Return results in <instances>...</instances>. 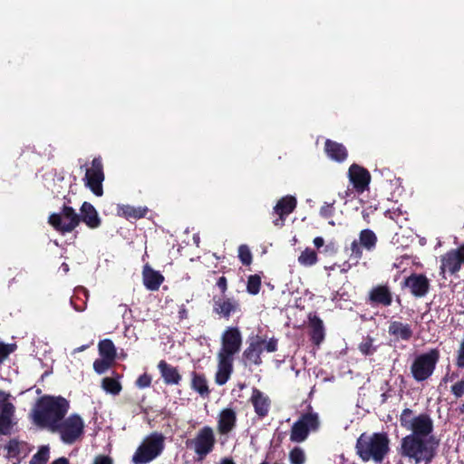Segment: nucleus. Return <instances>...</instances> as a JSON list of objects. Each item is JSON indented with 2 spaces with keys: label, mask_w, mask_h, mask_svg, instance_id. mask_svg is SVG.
<instances>
[{
  "label": "nucleus",
  "mask_w": 464,
  "mask_h": 464,
  "mask_svg": "<svg viewBox=\"0 0 464 464\" xmlns=\"http://www.w3.org/2000/svg\"><path fill=\"white\" fill-rule=\"evenodd\" d=\"M68 410L69 402L64 398L44 396L37 401L33 411V419L40 427L54 432Z\"/></svg>",
  "instance_id": "obj_1"
},
{
  "label": "nucleus",
  "mask_w": 464,
  "mask_h": 464,
  "mask_svg": "<svg viewBox=\"0 0 464 464\" xmlns=\"http://www.w3.org/2000/svg\"><path fill=\"white\" fill-rule=\"evenodd\" d=\"M357 453L364 460L381 462L389 450V440L383 433L362 434L356 443Z\"/></svg>",
  "instance_id": "obj_2"
},
{
  "label": "nucleus",
  "mask_w": 464,
  "mask_h": 464,
  "mask_svg": "<svg viewBox=\"0 0 464 464\" xmlns=\"http://www.w3.org/2000/svg\"><path fill=\"white\" fill-rule=\"evenodd\" d=\"M438 443L433 437L425 440L416 436H406L402 440V453L414 459L415 463L429 461L432 459Z\"/></svg>",
  "instance_id": "obj_3"
},
{
  "label": "nucleus",
  "mask_w": 464,
  "mask_h": 464,
  "mask_svg": "<svg viewBox=\"0 0 464 464\" xmlns=\"http://www.w3.org/2000/svg\"><path fill=\"white\" fill-rule=\"evenodd\" d=\"M460 266L459 256L455 249H451L441 256L440 267V275L442 276V282H440L441 288L450 287L452 289H464V280L454 281L458 278L457 273L459 271Z\"/></svg>",
  "instance_id": "obj_4"
},
{
  "label": "nucleus",
  "mask_w": 464,
  "mask_h": 464,
  "mask_svg": "<svg viewBox=\"0 0 464 464\" xmlns=\"http://www.w3.org/2000/svg\"><path fill=\"white\" fill-rule=\"evenodd\" d=\"M164 436L157 432L144 438L132 456V462L146 464L156 459L164 449Z\"/></svg>",
  "instance_id": "obj_5"
},
{
  "label": "nucleus",
  "mask_w": 464,
  "mask_h": 464,
  "mask_svg": "<svg viewBox=\"0 0 464 464\" xmlns=\"http://www.w3.org/2000/svg\"><path fill=\"white\" fill-rule=\"evenodd\" d=\"M400 421L403 428L412 432L410 436L426 438L433 430V421L428 414L413 415L410 409L401 412Z\"/></svg>",
  "instance_id": "obj_6"
},
{
  "label": "nucleus",
  "mask_w": 464,
  "mask_h": 464,
  "mask_svg": "<svg viewBox=\"0 0 464 464\" xmlns=\"http://www.w3.org/2000/svg\"><path fill=\"white\" fill-rule=\"evenodd\" d=\"M48 223L63 235L71 233L79 226L78 213L73 208L64 204L60 212L49 216Z\"/></svg>",
  "instance_id": "obj_7"
},
{
  "label": "nucleus",
  "mask_w": 464,
  "mask_h": 464,
  "mask_svg": "<svg viewBox=\"0 0 464 464\" xmlns=\"http://www.w3.org/2000/svg\"><path fill=\"white\" fill-rule=\"evenodd\" d=\"M84 429L82 419L77 414H72L67 419L62 420L55 428L54 432L60 434L61 440L66 444H72L79 440Z\"/></svg>",
  "instance_id": "obj_8"
},
{
  "label": "nucleus",
  "mask_w": 464,
  "mask_h": 464,
  "mask_svg": "<svg viewBox=\"0 0 464 464\" xmlns=\"http://www.w3.org/2000/svg\"><path fill=\"white\" fill-rule=\"evenodd\" d=\"M104 179L102 160L99 156L94 158L92 160L91 167L86 169L83 178L84 185L95 196L102 197L103 195L102 182Z\"/></svg>",
  "instance_id": "obj_9"
},
{
  "label": "nucleus",
  "mask_w": 464,
  "mask_h": 464,
  "mask_svg": "<svg viewBox=\"0 0 464 464\" xmlns=\"http://www.w3.org/2000/svg\"><path fill=\"white\" fill-rule=\"evenodd\" d=\"M439 360V352L435 349L418 356L411 365L415 380L424 381L431 375Z\"/></svg>",
  "instance_id": "obj_10"
},
{
  "label": "nucleus",
  "mask_w": 464,
  "mask_h": 464,
  "mask_svg": "<svg viewBox=\"0 0 464 464\" xmlns=\"http://www.w3.org/2000/svg\"><path fill=\"white\" fill-rule=\"evenodd\" d=\"M378 237L376 234L369 228L362 229L359 234V239L353 240L351 244L350 256L359 260L362 256V249L372 252L376 248Z\"/></svg>",
  "instance_id": "obj_11"
},
{
  "label": "nucleus",
  "mask_w": 464,
  "mask_h": 464,
  "mask_svg": "<svg viewBox=\"0 0 464 464\" xmlns=\"http://www.w3.org/2000/svg\"><path fill=\"white\" fill-rule=\"evenodd\" d=\"M215 443L216 438L214 430L208 426L200 429L191 441L195 453L199 456L200 459L205 458L212 451Z\"/></svg>",
  "instance_id": "obj_12"
},
{
  "label": "nucleus",
  "mask_w": 464,
  "mask_h": 464,
  "mask_svg": "<svg viewBox=\"0 0 464 464\" xmlns=\"http://www.w3.org/2000/svg\"><path fill=\"white\" fill-rule=\"evenodd\" d=\"M319 425L317 414L309 413L304 415L296 421L291 430L290 440L294 442L304 441L310 430H314Z\"/></svg>",
  "instance_id": "obj_13"
},
{
  "label": "nucleus",
  "mask_w": 464,
  "mask_h": 464,
  "mask_svg": "<svg viewBox=\"0 0 464 464\" xmlns=\"http://www.w3.org/2000/svg\"><path fill=\"white\" fill-rule=\"evenodd\" d=\"M242 337L239 330L236 327H228L222 334L221 348L218 354L232 357L240 350Z\"/></svg>",
  "instance_id": "obj_14"
},
{
  "label": "nucleus",
  "mask_w": 464,
  "mask_h": 464,
  "mask_svg": "<svg viewBox=\"0 0 464 464\" xmlns=\"http://www.w3.org/2000/svg\"><path fill=\"white\" fill-rule=\"evenodd\" d=\"M348 178L353 189L358 194H362L369 189L371 174L367 169L353 163L348 169Z\"/></svg>",
  "instance_id": "obj_15"
},
{
  "label": "nucleus",
  "mask_w": 464,
  "mask_h": 464,
  "mask_svg": "<svg viewBox=\"0 0 464 464\" xmlns=\"http://www.w3.org/2000/svg\"><path fill=\"white\" fill-rule=\"evenodd\" d=\"M9 398V394L0 391V433L2 434H7L13 425L15 408Z\"/></svg>",
  "instance_id": "obj_16"
},
{
  "label": "nucleus",
  "mask_w": 464,
  "mask_h": 464,
  "mask_svg": "<svg viewBox=\"0 0 464 464\" xmlns=\"http://www.w3.org/2000/svg\"><path fill=\"white\" fill-rule=\"evenodd\" d=\"M297 200L294 196H285L281 198L274 208V212L278 216L273 223L276 227H283L286 217L296 208Z\"/></svg>",
  "instance_id": "obj_17"
},
{
  "label": "nucleus",
  "mask_w": 464,
  "mask_h": 464,
  "mask_svg": "<svg viewBox=\"0 0 464 464\" xmlns=\"http://www.w3.org/2000/svg\"><path fill=\"white\" fill-rule=\"evenodd\" d=\"M79 224L84 223L90 229H96L102 225V218H100L98 211L90 202L84 201L81 208L80 213L78 214Z\"/></svg>",
  "instance_id": "obj_18"
},
{
  "label": "nucleus",
  "mask_w": 464,
  "mask_h": 464,
  "mask_svg": "<svg viewBox=\"0 0 464 464\" xmlns=\"http://www.w3.org/2000/svg\"><path fill=\"white\" fill-rule=\"evenodd\" d=\"M218 370L215 375V382L218 385H224L231 376L233 372L234 358L223 355H217Z\"/></svg>",
  "instance_id": "obj_19"
},
{
  "label": "nucleus",
  "mask_w": 464,
  "mask_h": 464,
  "mask_svg": "<svg viewBox=\"0 0 464 464\" xmlns=\"http://www.w3.org/2000/svg\"><path fill=\"white\" fill-rule=\"evenodd\" d=\"M213 309L216 314L228 318L232 313H235L238 309V304L232 298L219 295L214 297Z\"/></svg>",
  "instance_id": "obj_20"
},
{
  "label": "nucleus",
  "mask_w": 464,
  "mask_h": 464,
  "mask_svg": "<svg viewBox=\"0 0 464 464\" xmlns=\"http://www.w3.org/2000/svg\"><path fill=\"white\" fill-rule=\"evenodd\" d=\"M142 282L148 290H159L164 282V276L160 271L153 269L150 264H145L142 267Z\"/></svg>",
  "instance_id": "obj_21"
},
{
  "label": "nucleus",
  "mask_w": 464,
  "mask_h": 464,
  "mask_svg": "<svg viewBox=\"0 0 464 464\" xmlns=\"http://www.w3.org/2000/svg\"><path fill=\"white\" fill-rule=\"evenodd\" d=\"M237 421V413L231 408L222 410L218 414V430L221 434L229 433L235 427Z\"/></svg>",
  "instance_id": "obj_22"
},
{
  "label": "nucleus",
  "mask_w": 464,
  "mask_h": 464,
  "mask_svg": "<svg viewBox=\"0 0 464 464\" xmlns=\"http://www.w3.org/2000/svg\"><path fill=\"white\" fill-rule=\"evenodd\" d=\"M324 151L331 160L337 162H343L348 157V151L343 144L329 139L324 142Z\"/></svg>",
  "instance_id": "obj_23"
},
{
  "label": "nucleus",
  "mask_w": 464,
  "mask_h": 464,
  "mask_svg": "<svg viewBox=\"0 0 464 464\" xmlns=\"http://www.w3.org/2000/svg\"><path fill=\"white\" fill-rule=\"evenodd\" d=\"M401 286L410 290H429L430 280L423 274L412 273L404 277Z\"/></svg>",
  "instance_id": "obj_24"
},
{
  "label": "nucleus",
  "mask_w": 464,
  "mask_h": 464,
  "mask_svg": "<svg viewBox=\"0 0 464 464\" xmlns=\"http://www.w3.org/2000/svg\"><path fill=\"white\" fill-rule=\"evenodd\" d=\"M158 369L166 384L178 385L179 383L181 375L176 367L162 360L158 363Z\"/></svg>",
  "instance_id": "obj_25"
},
{
  "label": "nucleus",
  "mask_w": 464,
  "mask_h": 464,
  "mask_svg": "<svg viewBox=\"0 0 464 464\" xmlns=\"http://www.w3.org/2000/svg\"><path fill=\"white\" fill-rule=\"evenodd\" d=\"M149 209L147 207H134L130 205H119L117 208V214L123 217L128 220H138L144 218Z\"/></svg>",
  "instance_id": "obj_26"
},
{
  "label": "nucleus",
  "mask_w": 464,
  "mask_h": 464,
  "mask_svg": "<svg viewBox=\"0 0 464 464\" xmlns=\"http://www.w3.org/2000/svg\"><path fill=\"white\" fill-rule=\"evenodd\" d=\"M251 402L255 408V411L261 417L267 414L270 408V400L259 390H253L251 395Z\"/></svg>",
  "instance_id": "obj_27"
},
{
  "label": "nucleus",
  "mask_w": 464,
  "mask_h": 464,
  "mask_svg": "<svg viewBox=\"0 0 464 464\" xmlns=\"http://www.w3.org/2000/svg\"><path fill=\"white\" fill-rule=\"evenodd\" d=\"M262 343H260V338L254 339L249 346L244 352V357L254 364H260L261 358L260 355L263 353Z\"/></svg>",
  "instance_id": "obj_28"
},
{
  "label": "nucleus",
  "mask_w": 464,
  "mask_h": 464,
  "mask_svg": "<svg viewBox=\"0 0 464 464\" xmlns=\"http://www.w3.org/2000/svg\"><path fill=\"white\" fill-rule=\"evenodd\" d=\"M309 324L312 328V340L319 345L324 338V329L323 321L316 315H309Z\"/></svg>",
  "instance_id": "obj_29"
},
{
  "label": "nucleus",
  "mask_w": 464,
  "mask_h": 464,
  "mask_svg": "<svg viewBox=\"0 0 464 464\" xmlns=\"http://www.w3.org/2000/svg\"><path fill=\"white\" fill-rule=\"evenodd\" d=\"M389 333L401 340H409L412 335L410 325L401 322H392L389 326Z\"/></svg>",
  "instance_id": "obj_30"
},
{
  "label": "nucleus",
  "mask_w": 464,
  "mask_h": 464,
  "mask_svg": "<svg viewBox=\"0 0 464 464\" xmlns=\"http://www.w3.org/2000/svg\"><path fill=\"white\" fill-rule=\"evenodd\" d=\"M208 286L218 287L219 290H227V277L218 271H209L206 276Z\"/></svg>",
  "instance_id": "obj_31"
},
{
  "label": "nucleus",
  "mask_w": 464,
  "mask_h": 464,
  "mask_svg": "<svg viewBox=\"0 0 464 464\" xmlns=\"http://www.w3.org/2000/svg\"><path fill=\"white\" fill-rule=\"evenodd\" d=\"M99 353L103 358L114 361L116 357V349L113 343L109 339H104L99 343Z\"/></svg>",
  "instance_id": "obj_32"
},
{
  "label": "nucleus",
  "mask_w": 464,
  "mask_h": 464,
  "mask_svg": "<svg viewBox=\"0 0 464 464\" xmlns=\"http://www.w3.org/2000/svg\"><path fill=\"white\" fill-rule=\"evenodd\" d=\"M318 261L317 253L312 248L306 247L298 256V262L304 266H312Z\"/></svg>",
  "instance_id": "obj_33"
},
{
  "label": "nucleus",
  "mask_w": 464,
  "mask_h": 464,
  "mask_svg": "<svg viewBox=\"0 0 464 464\" xmlns=\"http://www.w3.org/2000/svg\"><path fill=\"white\" fill-rule=\"evenodd\" d=\"M102 389L111 394L117 395L121 391V385L117 379L106 377L102 382Z\"/></svg>",
  "instance_id": "obj_34"
},
{
  "label": "nucleus",
  "mask_w": 464,
  "mask_h": 464,
  "mask_svg": "<svg viewBox=\"0 0 464 464\" xmlns=\"http://www.w3.org/2000/svg\"><path fill=\"white\" fill-rule=\"evenodd\" d=\"M192 388L197 391L200 395H208L209 391L207 381L204 376L193 373Z\"/></svg>",
  "instance_id": "obj_35"
},
{
  "label": "nucleus",
  "mask_w": 464,
  "mask_h": 464,
  "mask_svg": "<svg viewBox=\"0 0 464 464\" xmlns=\"http://www.w3.org/2000/svg\"><path fill=\"white\" fill-rule=\"evenodd\" d=\"M49 458V447L42 446L39 450L32 457L29 464H46Z\"/></svg>",
  "instance_id": "obj_36"
},
{
  "label": "nucleus",
  "mask_w": 464,
  "mask_h": 464,
  "mask_svg": "<svg viewBox=\"0 0 464 464\" xmlns=\"http://www.w3.org/2000/svg\"><path fill=\"white\" fill-rule=\"evenodd\" d=\"M370 299L384 305H389L392 302L390 292H371Z\"/></svg>",
  "instance_id": "obj_37"
},
{
  "label": "nucleus",
  "mask_w": 464,
  "mask_h": 464,
  "mask_svg": "<svg viewBox=\"0 0 464 464\" xmlns=\"http://www.w3.org/2000/svg\"><path fill=\"white\" fill-rule=\"evenodd\" d=\"M112 362L113 361L102 357L94 361L93 369L97 373L102 374L111 366Z\"/></svg>",
  "instance_id": "obj_38"
},
{
  "label": "nucleus",
  "mask_w": 464,
  "mask_h": 464,
  "mask_svg": "<svg viewBox=\"0 0 464 464\" xmlns=\"http://www.w3.org/2000/svg\"><path fill=\"white\" fill-rule=\"evenodd\" d=\"M289 459L291 464H304L305 454L300 448H295L290 451Z\"/></svg>",
  "instance_id": "obj_39"
},
{
  "label": "nucleus",
  "mask_w": 464,
  "mask_h": 464,
  "mask_svg": "<svg viewBox=\"0 0 464 464\" xmlns=\"http://www.w3.org/2000/svg\"><path fill=\"white\" fill-rule=\"evenodd\" d=\"M238 257L243 265L248 266L251 264L252 254L249 247L246 245H241L238 247Z\"/></svg>",
  "instance_id": "obj_40"
},
{
  "label": "nucleus",
  "mask_w": 464,
  "mask_h": 464,
  "mask_svg": "<svg viewBox=\"0 0 464 464\" xmlns=\"http://www.w3.org/2000/svg\"><path fill=\"white\" fill-rule=\"evenodd\" d=\"M359 349L363 354H372L375 350L373 347V340L370 337L363 339L359 345Z\"/></svg>",
  "instance_id": "obj_41"
},
{
  "label": "nucleus",
  "mask_w": 464,
  "mask_h": 464,
  "mask_svg": "<svg viewBox=\"0 0 464 464\" xmlns=\"http://www.w3.org/2000/svg\"><path fill=\"white\" fill-rule=\"evenodd\" d=\"M261 286V276L257 274L251 275L247 280L246 290H259Z\"/></svg>",
  "instance_id": "obj_42"
},
{
  "label": "nucleus",
  "mask_w": 464,
  "mask_h": 464,
  "mask_svg": "<svg viewBox=\"0 0 464 464\" xmlns=\"http://www.w3.org/2000/svg\"><path fill=\"white\" fill-rule=\"evenodd\" d=\"M334 201L333 203H324L320 208V215L324 218H330L334 214Z\"/></svg>",
  "instance_id": "obj_43"
},
{
  "label": "nucleus",
  "mask_w": 464,
  "mask_h": 464,
  "mask_svg": "<svg viewBox=\"0 0 464 464\" xmlns=\"http://www.w3.org/2000/svg\"><path fill=\"white\" fill-rule=\"evenodd\" d=\"M260 343H262L263 351H266L268 353H273L276 351L277 348V341L275 339H270L269 341H266L260 339Z\"/></svg>",
  "instance_id": "obj_44"
},
{
  "label": "nucleus",
  "mask_w": 464,
  "mask_h": 464,
  "mask_svg": "<svg viewBox=\"0 0 464 464\" xmlns=\"http://www.w3.org/2000/svg\"><path fill=\"white\" fill-rule=\"evenodd\" d=\"M456 365L459 368H464V339L461 341L457 351Z\"/></svg>",
  "instance_id": "obj_45"
},
{
  "label": "nucleus",
  "mask_w": 464,
  "mask_h": 464,
  "mask_svg": "<svg viewBox=\"0 0 464 464\" xmlns=\"http://www.w3.org/2000/svg\"><path fill=\"white\" fill-rule=\"evenodd\" d=\"M14 350V345L0 343V362H2Z\"/></svg>",
  "instance_id": "obj_46"
},
{
  "label": "nucleus",
  "mask_w": 464,
  "mask_h": 464,
  "mask_svg": "<svg viewBox=\"0 0 464 464\" xmlns=\"http://www.w3.org/2000/svg\"><path fill=\"white\" fill-rule=\"evenodd\" d=\"M451 392L456 397H462L464 395V380L452 385Z\"/></svg>",
  "instance_id": "obj_47"
},
{
  "label": "nucleus",
  "mask_w": 464,
  "mask_h": 464,
  "mask_svg": "<svg viewBox=\"0 0 464 464\" xmlns=\"http://www.w3.org/2000/svg\"><path fill=\"white\" fill-rule=\"evenodd\" d=\"M150 382H151L150 376L144 373L138 378L136 384L140 388H146L150 385Z\"/></svg>",
  "instance_id": "obj_48"
},
{
  "label": "nucleus",
  "mask_w": 464,
  "mask_h": 464,
  "mask_svg": "<svg viewBox=\"0 0 464 464\" xmlns=\"http://www.w3.org/2000/svg\"><path fill=\"white\" fill-rule=\"evenodd\" d=\"M93 464H112V459L108 456L99 455L94 459Z\"/></svg>",
  "instance_id": "obj_49"
},
{
  "label": "nucleus",
  "mask_w": 464,
  "mask_h": 464,
  "mask_svg": "<svg viewBox=\"0 0 464 464\" xmlns=\"http://www.w3.org/2000/svg\"><path fill=\"white\" fill-rule=\"evenodd\" d=\"M459 256L461 265H464V244L455 249Z\"/></svg>",
  "instance_id": "obj_50"
},
{
  "label": "nucleus",
  "mask_w": 464,
  "mask_h": 464,
  "mask_svg": "<svg viewBox=\"0 0 464 464\" xmlns=\"http://www.w3.org/2000/svg\"><path fill=\"white\" fill-rule=\"evenodd\" d=\"M314 245L316 248H320L324 245V239L322 237H316L314 239Z\"/></svg>",
  "instance_id": "obj_51"
},
{
  "label": "nucleus",
  "mask_w": 464,
  "mask_h": 464,
  "mask_svg": "<svg viewBox=\"0 0 464 464\" xmlns=\"http://www.w3.org/2000/svg\"><path fill=\"white\" fill-rule=\"evenodd\" d=\"M18 442L17 441H14V440H12L9 442L8 446H7V449L9 450V452L13 451V450H15L16 448L18 447Z\"/></svg>",
  "instance_id": "obj_52"
},
{
  "label": "nucleus",
  "mask_w": 464,
  "mask_h": 464,
  "mask_svg": "<svg viewBox=\"0 0 464 464\" xmlns=\"http://www.w3.org/2000/svg\"><path fill=\"white\" fill-rule=\"evenodd\" d=\"M52 464H69V461L66 458H59L58 459L52 462Z\"/></svg>",
  "instance_id": "obj_53"
},
{
  "label": "nucleus",
  "mask_w": 464,
  "mask_h": 464,
  "mask_svg": "<svg viewBox=\"0 0 464 464\" xmlns=\"http://www.w3.org/2000/svg\"><path fill=\"white\" fill-rule=\"evenodd\" d=\"M220 464H235L234 461L232 459H225L221 461Z\"/></svg>",
  "instance_id": "obj_54"
},
{
  "label": "nucleus",
  "mask_w": 464,
  "mask_h": 464,
  "mask_svg": "<svg viewBox=\"0 0 464 464\" xmlns=\"http://www.w3.org/2000/svg\"><path fill=\"white\" fill-rule=\"evenodd\" d=\"M372 290H378V291H381V290H389L388 286H377V287H374L372 288Z\"/></svg>",
  "instance_id": "obj_55"
},
{
  "label": "nucleus",
  "mask_w": 464,
  "mask_h": 464,
  "mask_svg": "<svg viewBox=\"0 0 464 464\" xmlns=\"http://www.w3.org/2000/svg\"><path fill=\"white\" fill-rule=\"evenodd\" d=\"M71 303H72V305H74V307H75V309H76V310L81 311V310H82V309H83V307H78V306L75 304V303H74V299H73V298H72V299H71Z\"/></svg>",
  "instance_id": "obj_56"
},
{
  "label": "nucleus",
  "mask_w": 464,
  "mask_h": 464,
  "mask_svg": "<svg viewBox=\"0 0 464 464\" xmlns=\"http://www.w3.org/2000/svg\"><path fill=\"white\" fill-rule=\"evenodd\" d=\"M413 293L415 294L416 296H422L425 292L416 291V292H413Z\"/></svg>",
  "instance_id": "obj_57"
},
{
  "label": "nucleus",
  "mask_w": 464,
  "mask_h": 464,
  "mask_svg": "<svg viewBox=\"0 0 464 464\" xmlns=\"http://www.w3.org/2000/svg\"><path fill=\"white\" fill-rule=\"evenodd\" d=\"M73 290H82V291H85L87 289L85 287H83V286H76Z\"/></svg>",
  "instance_id": "obj_58"
},
{
  "label": "nucleus",
  "mask_w": 464,
  "mask_h": 464,
  "mask_svg": "<svg viewBox=\"0 0 464 464\" xmlns=\"http://www.w3.org/2000/svg\"><path fill=\"white\" fill-rule=\"evenodd\" d=\"M84 349H85V346H82V347H79V348L75 349L73 352H74V353H75V352H82V351H83Z\"/></svg>",
  "instance_id": "obj_59"
},
{
  "label": "nucleus",
  "mask_w": 464,
  "mask_h": 464,
  "mask_svg": "<svg viewBox=\"0 0 464 464\" xmlns=\"http://www.w3.org/2000/svg\"><path fill=\"white\" fill-rule=\"evenodd\" d=\"M261 464H268L267 462H262Z\"/></svg>",
  "instance_id": "obj_60"
}]
</instances>
